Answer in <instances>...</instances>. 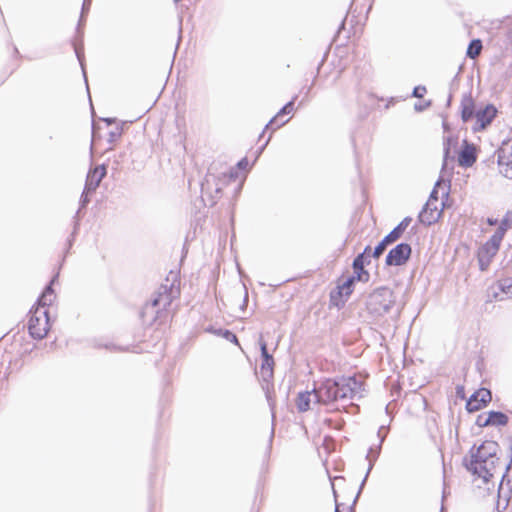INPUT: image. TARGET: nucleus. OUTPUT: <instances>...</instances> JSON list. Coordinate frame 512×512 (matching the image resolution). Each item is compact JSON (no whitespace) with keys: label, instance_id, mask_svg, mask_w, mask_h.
<instances>
[{"label":"nucleus","instance_id":"1","mask_svg":"<svg viewBox=\"0 0 512 512\" xmlns=\"http://www.w3.org/2000/svg\"><path fill=\"white\" fill-rule=\"evenodd\" d=\"M499 446L494 441H485L476 449L471 450V460L467 465L469 471L484 483H489L494 477L499 458L497 453Z\"/></svg>","mask_w":512,"mask_h":512},{"label":"nucleus","instance_id":"2","mask_svg":"<svg viewBox=\"0 0 512 512\" xmlns=\"http://www.w3.org/2000/svg\"><path fill=\"white\" fill-rule=\"evenodd\" d=\"M363 384L356 377H341L338 380L326 379L320 384V397L324 405L337 400H352L362 397Z\"/></svg>","mask_w":512,"mask_h":512},{"label":"nucleus","instance_id":"3","mask_svg":"<svg viewBox=\"0 0 512 512\" xmlns=\"http://www.w3.org/2000/svg\"><path fill=\"white\" fill-rule=\"evenodd\" d=\"M28 329L35 339H43L49 331V317L47 309L36 307L30 311Z\"/></svg>","mask_w":512,"mask_h":512},{"label":"nucleus","instance_id":"4","mask_svg":"<svg viewBox=\"0 0 512 512\" xmlns=\"http://www.w3.org/2000/svg\"><path fill=\"white\" fill-rule=\"evenodd\" d=\"M395 303V297L391 289L380 287L376 289L369 297L368 305L376 314L388 312Z\"/></svg>","mask_w":512,"mask_h":512},{"label":"nucleus","instance_id":"5","mask_svg":"<svg viewBox=\"0 0 512 512\" xmlns=\"http://www.w3.org/2000/svg\"><path fill=\"white\" fill-rule=\"evenodd\" d=\"M497 154L500 173L512 179V141H504Z\"/></svg>","mask_w":512,"mask_h":512},{"label":"nucleus","instance_id":"6","mask_svg":"<svg viewBox=\"0 0 512 512\" xmlns=\"http://www.w3.org/2000/svg\"><path fill=\"white\" fill-rule=\"evenodd\" d=\"M324 404V399L320 397V386L312 391L301 392L296 399V406L300 412H306L312 408V405Z\"/></svg>","mask_w":512,"mask_h":512},{"label":"nucleus","instance_id":"7","mask_svg":"<svg viewBox=\"0 0 512 512\" xmlns=\"http://www.w3.org/2000/svg\"><path fill=\"white\" fill-rule=\"evenodd\" d=\"M105 175L106 168L104 165L98 166L88 173L84 189V195L82 196L83 203H86L88 201V194L94 192L97 189Z\"/></svg>","mask_w":512,"mask_h":512},{"label":"nucleus","instance_id":"8","mask_svg":"<svg viewBox=\"0 0 512 512\" xmlns=\"http://www.w3.org/2000/svg\"><path fill=\"white\" fill-rule=\"evenodd\" d=\"M411 254V247L406 243H401L393 248L386 257L387 265L400 266L404 264Z\"/></svg>","mask_w":512,"mask_h":512},{"label":"nucleus","instance_id":"9","mask_svg":"<svg viewBox=\"0 0 512 512\" xmlns=\"http://www.w3.org/2000/svg\"><path fill=\"white\" fill-rule=\"evenodd\" d=\"M439 205L443 206V203L434 202L433 199H428L425 207L419 215L420 221L427 225L435 223L442 213V209L439 208Z\"/></svg>","mask_w":512,"mask_h":512},{"label":"nucleus","instance_id":"10","mask_svg":"<svg viewBox=\"0 0 512 512\" xmlns=\"http://www.w3.org/2000/svg\"><path fill=\"white\" fill-rule=\"evenodd\" d=\"M490 400L491 392L487 389H480L467 401V409L470 412L478 411Z\"/></svg>","mask_w":512,"mask_h":512},{"label":"nucleus","instance_id":"11","mask_svg":"<svg viewBox=\"0 0 512 512\" xmlns=\"http://www.w3.org/2000/svg\"><path fill=\"white\" fill-rule=\"evenodd\" d=\"M498 250L495 246L488 244L487 242L480 247L478 251V260L481 270H486L489 266L492 258L497 254Z\"/></svg>","mask_w":512,"mask_h":512},{"label":"nucleus","instance_id":"12","mask_svg":"<svg viewBox=\"0 0 512 512\" xmlns=\"http://www.w3.org/2000/svg\"><path fill=\"white\" fill-rule=\"evenodd\" d=\"M259 345H260L261 355L263 358V363L261 365L262 373H263V375L270 377V376H272V373H273L274 360H273V357L268 353L267 345H266L265 341H263L262 336H260Z\"/></svg>","mask_w":512,"mask_h":512},{"label":"nucleus","instance_id":"13","mask_svg":"<svg viewBox=\"0 0 512 512\" xmlns=\"http://www.w3.org/2000/svg\"><path fill=\"white\" fill-rule=\"evenodd\" d=\"M496 115V109L493 106H487L484 109L477 111L476 117V129H484L488 124L491 123Z\"/></svg>","mask_w":512,"mask_h":512},{"label":"nucleus","instance_id":"14","mask_svg":"<svg viewBox=\"0 0 512 512\" xmlns=\"http://www.w3.org/2000/svg\"><path fill=\"white\" fill-rule=\"evenodd\" d=\"M476 160L475 150L472 146L465 144L464 148L460 151L458 162L460 166L470 167Z\"/></svg>","mask_w":512,"mask_h":512},{"label":"nucleus","instance_id":"15","mask_svg":"<svg viewBox=\"0 0 512 512\" xmlns=\"http://www.w3.org/2000/svg\"><path fill=\"white\" fill-rule=\"evenodd\" d=\"M399 236L397 234H394V231L392 230L374 249L372 253V256L375 258H378L380 255L383 254V252L386 250L387 246L389 244H392L395 242Z\"/></svg>","mask_w":512,"mask_h":512},{"label":"nucleus","instance_id":"16","mask_svg":"<svg viewBox=\"0 0 512 512\" xmlns=\"http://www.w3.org/2000/svg\"><path fill=\"white\" fill-rule=\"evenodd\" d=\"M508 422V417L501 413V412H495V411H491L487 418L485 419V421L483 422L482 425L484 426H487V425H496V426H502V425H506Z\"/></svg>","mask_w":512,"mask_h":512},{"label":"nucleus","instance_id":"17","mask_svg":"<svg viewBox=\"0 0 512 512\" xmlns=\"http://www.w3.org/2000/svg\"><path fill=\"white\" fill-rule=\"evenodd\" d=\"M361 279V275L358 274L357 277L351 276L346 279H344L339 285H338V294L340 296L348 297L352 293V287L355 283V281Z\"/></svg>","mask_w":512,"mask_h":512},{"label":"nucleus","instance_id":"18","mask_svg":"<svg viewBox=\"0 0 512 512\" xmlns=\"http://www.w3.org/2000/svg\"><path fill=\"white\" fill-rule=\"evenodd\" d=\"M55 280H56V277H54L51 280L50 285L47 286L46 289L43 291L41 297L38 300L37 307H43V309H46V306L50 305L53 302L55 295L51 288V285L55 282Z\"/></svg>","mask_w":512,"mask_h":512},{"label":"nucleus","instance_id":"19","mask_svg":"<svg viewBox=\"0 0 512 512\" xmlns=\"http://www.w3.org/2000/svg\"><path fill=\"white\" fill-rule=\"evenodd\" d=\"M293 106H294V101H290L289 103H287L281 110L280 112L269 122V124L266 125V128H268L270 125H274L276 124V128H279L281 127L282 125H284L288 120L286 121H282L280 122V118L285 115V114H289L293 111Z\"/></svg>","mask_w":512,"mask_h":512},{"label":"nucleus","instance_id":"20","mask_svg":"<svg viewBox=\"0 0 512 512\" xmlns=\"http://www.w3.org/2000/svg\"><path fill=\"white\" fill-rule=\"evenodd\" d=\"M293 106H294V101H290L289 103H287L281 110L280 112L269 122V124L266 125V128H268L270 125H274L276 124V128H279L281 127L282 125H284L288 120L286 121H282L280 122V118L285 115V114H289L293 111Z\"/></svg>","mask_w":512,"mask_h":512},{"label":"nucleus","instance_id":"21","mask_svg":"<svg viewBox=\"0 0 512 512\" xmlns=\"http://www.w3.org/2000/svg\"><path fill=\"white\" fill-rule=\"evenodd\" d=\"M461 116L463 121H468L473 116L474 103L471 97H464L461 102Z\"/></svg>","mask_w":512,"mask_h":512},{"label":"nucleus","instance_id":"22","mask_svg":"<svg viewBox=\"0 0 512 512\" xmlns=\"http://www.w3.org/2000/svg\"><path fill=\"white\" fill-rule=\"evenodd\" d=\"M511 493L512 488L510 486V481H507V483H505V475H503L502 480L499 484L498 496L500 499L503 498L505 502H508Z\"/></svg>","mask_w":512,"mask_h":512},{"label":"nucleus","instance_id":"23","mask_svg":"<svg viewBox=\"0 0 512 512\" xmlns=\"http://www.w3.org/2000/svg\"><path fill=\"white\" fill-rule=\"evenodd\" d=\"M482 51V42L479 39L472 40L467 49V56L471 59L477 58Z\"/></svg>","mask_w":512,"mask_h":512},{"label":"nucleus","instance_id":"24","mask_svg":"<svg viewBox=\"0 0 512 512\" xmlns=\"http://www.w3.org/2000/svg\"><path fill=\"white\" fill-rule=\"evenodd\" d=\"M370 256H372L371 248L366 247L364 252L362 254L358 255L353 262V267H354L355 271H358V270L362 271L366 259L369 258Z\"/></svg>","mask_w":512,"mask_h":512},{"label":"nucleus","instance_id":"25","mask_svg":"<svg viewBox=\"0 0 512 512\" xmlns=\"http://www.w3.org/2000/svg\"><path fill=\"white\" fill-rule=\"evenodd\" d=\"M498 287L503 295L512 297V278L501 280Z\"/></svg>","mask_w":512,"mask_h":512},{"label":"nucleus","instance_id":"26","mask_svg":"<svg viewBox=\"0 0 512 512\" xmlns=\"http://www.w3.org/2000/svg\"><path fill=\"white\" fill-rule=\"evenodd\" d=\"M121 134L122 129L119 127H116L115 129L109 131L108 137L106 139L109 144V147H107L106 150H112L113 143L121 136Z\"/></svg>","mask_w":512,"mask_h":512},{"label":"nucleus","instance_id":"27","mask_svg":"<svg viewBox=\"0 0 512 512\" xmlns=\"http://www.w3.org/2000/svg\"><path fill=\"white\" fill-rule=\"evenodd\" d=\"M410 222V218H405L397 227L393 229L394 234H397L400 237L402 233L405 231V229L408 227Z\"/></svg>","mask_w":512,"mask_h":512},{"label":"nucleus","instance_id":"28","mask_svg":"<svg viewBox=\"0 0 512 512\" xmlns=\"http://www.w3.org/2000/svg\"><path fill=\"white\" fill-rule=\"evenodd\" d=\"M512 224V213L508 211L502 221L499 223V227L504 228L506 231L511 227Z\"/></svg>","mask_w":512,"mask_h":512},{"label":"nucleus","instance_id":"29","mask_svg":"<svg viewBox=\"0 0 512 512\" xmlns=\"http://www.w3.org/2000/svg\"><path fill=\"white\" fill-rule=\"evenodd\" d=\"M101 136L99 134V127L94 126L93 127V134H92V147L97 146L98 142L100 141Z\"/></svg>","mask_w":512,"mask_h":512},{"label":"nucleus","instance_id":"30","mask_svg":"<svg viewBox=\"0 0 512 512\" xmlns=\"http://www.w3.org/2000/svg\"><path fill=\"white\" fill-rule=\"evenodd\" d=\"M502 239L497 235H492V237L487 241L488 244L495 246L497 250H499Z\"/></svg>","mask_w":512,"mask_h":512},{"label":"nucleus","instance_id":"31","mask_svg":"<svg viewBox=\"0 0 512 512\" xmlns=\"http://www.w3.org/2000/svg\"><path fill=\"white\" fill-rule=\"evenodd\" d=\"M426 93V88L424 86H417L413 90V96L417 98H421Z\"/></svg>","mask_w":512,"mask_h":512},{"label":"nucleus","instance_id":"32","mask_svg":"<svg viewBox=\"0 0 512 512\" xmlns=\"http://www.w3.org/2000/svg\"><path fill=\"white\" fill-rule=\"evenodd\" d=\"M222 336L224 338H226L228 341H231V342H234L236 344H238V340H237V337L235 334H233L232 332L228 331V330H225L223 333H222Z\"/></svg>","mask_w":512,"mask_h":512},{"label":"nucleus","instance_id":"33","mask_svg":"<svg viewBox=\"0 0 512 512\" xmlns=\"http://www.w3.org/2000/svg\"><path fill=\"white\" fill-rule=\"evenodd\" d=\"M440 183H441L440 180H438L436 185H435V187H434V189H433V191L430 194V197H429V199H433L434 202H439L438 201V196H437V193H438L437 192V187L440 186Z\"/></svg>","mask_w":512,"mask_h":512},{"label":"nucleus","instance_id":"34","mask_svg":"<svg viewBox=\"0 0 512 512\" xmlns=\"http://www.w3.org/2000/svg\"><path fill=\"white\" fill-rule=\"evenodd\" d=\"M92 0H84L83 6H82V14L81 19L83 18L84 14L88 12Z\"/></svg>","mask_w":512,"mask_h":512},{"label":"nucleus","instance_id":"35","mask_svg":"<svg viewBox=\"0 0 512 512\" xmlns=\"http://www.w3.org/2000/svg\"><path fill=\"white\" fill-rule=\"evenodd\" d=\"M450 144H451V140H448V143H447V146L445 147V156H444V167L447 165V161L449 159V154H450Z\"/></svg>","mask_w":512,"mask_h":512},{"label":"nucleus","instance_id":"36","mask_svg":"<svg viewBox=\"0 0 512 512\" xmlns=\"http://www.w3.org/2000/svg\"><path fill=\"white\" fill-rule=\"evenodd\" d=\"M505 233L506 230L504 228L498 227L493 235H497L499 238L503 240Z\"/></svg>","mask_w":512,"mask_h":512},{"label":"nucleus","instance_id":"37","mask_svg":"<svg viewBox=\"0 0 512 512\" xmlns=\"http://www.w3.org/2000/svg\"><path fill=\"white\" fill-rule=\"evenodd\" d=\"M487 222L491 226L497 225L499 223L497 219H493V218H488Z\"/></svg>","mask_w":512,"mask_h":512},{"label":"nucleus","instance_id":"38","mask_svg":"<svg viewBox=\"0 0 512 512\" xmlns=\"http://www.w3.org/2000/svg\"><path fill=\"white\" fill-rule=\"evenodd\" d=\"M103 120L107 123V125H110V124H112L114 122V120L110 119V118L103 119Z\"/></svg>","mask_w":512,"mask_h":512},{"label":"nucleus","instance_id":"39","mask_svg":"<svg viewBox=\"0 0 512 512\" xmlns=\"http://www.w3.org/2000/svg\"><path fill=\"white\" fill-rule=\"evenodd\" d=\"M495 297L498 299V300H503L504 297L503 296H499L498 294L495 295Z\"/></svg>","mask_w":512,"mask_h":512},{"label":"nucleus","instance_id":"40","mask_svg":"<svg viewBox=\"0 0 512 512\" xmlns=\"http://www.w3.org/2000/svg\"><path fill=\"white\" fill-rule=\"evenodd\" d=\"M415 109L416 110H422V107H421V105H415Z\"/></svg>","mask_w":512,"mask_h":512},{"label":"nucleus","instance_id":"41","mask_svg":"<svg viewBox=\"0 0 512 512\" xmlns=\"http://www.w3.org/2000/svg\"><path fill=\"white\" fill-rule=\"evenodd\" d=\"M335 512H339V506L336 504Z\"/></svg>","mask_w":512,"mask_h":512},{"label":"nucleus","instance_id":"42","mask_svg":"<svg viewBox=\"0 0 512 512\" xmlns=\"http://www.w3.org/2000/svg\"><path fill=\"white\" fill-rule=\"evenodd\" d=\"M445 496H446V491L444 490L443 491V499L445 498Z\"/></svg>","mask_w":512,"mask_h":512},{"label":"nucleus","instance_id":"43","mask_svg":"<svg viewBox=\"0 0 512 512\" xmlns=\"http://www.w3.org/2000/svg\"><path fill=\"white\" fill-rule=\"evenodd\" d=\"M441 512H444V507H443V506H442V508H441Z\"/></svg>","mask_w":512,"mask_h":512}]
</instances>
